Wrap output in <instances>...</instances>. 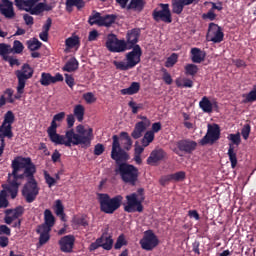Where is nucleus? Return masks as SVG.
Instances as JSON below:
<instances>
[{"label": "nucleus", "mask_w": 256, "mask_h": 256, "mask_svg": "<svg viewBox=\"0 0 256 256\" xmlns=\"http://www.w3.org/2000/svg\"><path fill=\"white\" fill-rule=\"evenodd\" d=\"M12 172L8 173L7 183L4 188L8 191L10 198L15 199L19 194L21 187L20 180H26L24 187H22V196L27 203H33L39 195V186L35 178L37 173L36 165L29 157L18 156L10 165Z\"/></svg>", "instance_id": "f257e3e1"}, {"label": "nucleus", "mask_w": 256, "mask_h": 256, "mask_svg": "<svg viewBox=\"0 0 256 256\" xmlns=\"http://www.w3.org/2000/svg\"><path fill=\"white\" fill-rule=\"evenodd\" d=\"M65 112H60L53 116L51 126L47 128L48 138L55 145H65L68 148H71L72 139H75V144L82 143L80 140L81 136L75 134L74 129H69L65 132V135H60L57 133L59 125L57 122H62L65 119Z\"/></svg>", "instance_id": "f03ea898"}, {"label": "nucleus", "mask_w": 256, "mask_h": 256, "mask_svg": "<svg viewBox=\"0 0 256 256\" xmlns=\"http://www.w3.org/2000/svg\"><path fill=\"white\" fill-rule=\"evenodd\" d=\"M120 179L131 187H136L139 183V170L132 164L122 162L119 163L115 170Z\"/></svg>", "instance_id": "7ed1b4c3"}, {"label": "nucleus", "mask_w": 256, "mask_h": 256, "mask_svg": "<svg viewBox=\"0 0 256 256\" xmlns=\"http://www.w3.org/2000/svg\"><path fill=\"white\" fill-rule=\"evenodd\" d=\"M132 50L128 52L125 56L126 62L124 61H113V65L119 71H129L133 69L138 64L141 63V56L143 55V50H141V46L136 45L131 48Z\"/></svg>", "instance_id": "20e7f679"}, {"label": "nucleus", "mask_w": 256, "mask_h": 256, "mask_svg": "<svg viewBox=\"0 0 256 256\" xmlns=\"http://www.w3.org/2000/svg\"><path fill=\"white\" fill-rule=\"evenodd\" d=\"M145 201V190L139 188L137 192H132L129 195H126V204L124 211L127 213L143 212L144 206L143 202Z\"/></svg>", "instance_id": "39448f33"}, {"label": "nucleus", "mask_w": 256, "mask_h": 256, "mask_svg": "<svg viewBox=\"0 0 256 256\" xmlns=\"http://www.w3.org/2000/svg\"><path fill=\"white\" fill-rule=\"evenodd\" d=\"M98 200L100 203V211L106 214H113L120 209L123 202V196L116 195L111 198L107 193H98Z\"/></svg>", "instance_id": "423d86ee"}, {"label": "nucleus", "mask_w": 256, "mask_h": 256, "mask_svg": "<svg viewBox=\"0 0 256 256\" xmlns=\"http://www.w3.org/2000/svg\"><path fill=\"white\" fill-rule=\"evenodd\" d=\"M15 75L18 79L17 95H15V99H21V96L25 92L26 81L33 77L34 70L29 64H24L22 65L21 70H16Z\"/></svg>", "instance_id": "0eeeda50"}, {"label": "nucleus", "mask_w": 256, "mask_h": 256, "mask_svg": "<svg viewBox=\"0 0 256 256\" xmlns=\"http://www.w3.org/2000/svg\"><path fill=\"white\" fill-rule=\"evenodd\" d=\"M24 207L19 205L14 209H6L4 211L5 217L4 222L7 225H11L13 223V228L21 229L22 220L20 219L24 214Z\"/></svg>", "instance_id": "6e6552de"}, {"label": "nucleus", "mask_w": 256, "mask_h": 256, "mask_svg": "<svg viewBox=\"0 0 256 256\" xmlns=\"http://www.w3.org/2000/svg\"><path fill=\"white\" fill-rule=\"evenodd\" d=\"M158 6L161 8H155L152 12V19L155 22H164L166 24H171L173 19H172V14L170 10V5L168 3H160Z\"/></svg>", "instance_id": "1a4fd4ad"}, {"label": "nucleus", "mask_w": 256, "mask_h": 256, "mask_svg": "<svg viewBox=\"0 0 256 256\" xmlns=\"http://www.w3.org/2000/svg\"><path fill=\"white\" fill-rule=\"evenodd\" d=\"M76 131L78 136H80L79 140L80 143L75 144V138L71 139L70 147L72 145L77 146V145H84L86 147H89L91 144V141L94 140V130L93 128H89L88 130L85 129L83 125H78L76 127Z\"/></svg>", "instance_id": "9d476101"}, {"label": "nucleus", "mask_w": 256, "mask_h": 256, "mask_svg": "<svg viewBox=\"0 0 256 256\" xmlns=\"http://www.w3.org/2000/svg\"><path fill=\"white\" fill-rule=\"evenodd\" d=\"M111 158L116 161L117 164H119V162H126L130 159V155L121 148L118 135L113 136Z\"/></svg>", "instance_id": "9b49d317"}, {"label": "nucleus", "mask_w": 256, "mask_h": 256, "mask_svg": "<svg viewBox=\"0 0 256 256\" xmlns=\"http://www.w3.org/2000/svg\"><path fill=\"white\" fill-rule=\"evenodd\" d=\"M105 47L111 53H124L126 51V41L124 39H118L117 35L109 34Z\"/></svg>", "instance_id": "f8f14e48"}, {"label": "nucleus", "mask_w": 256, "mask_h": 256, "mask_svg": "<svg viewBox=\"0 0 256 256\" xmlns=\"http://www.w3.org/2000/svg\"><path fill=\"white\" fill-rule=\"evenodd\" d=\"M221 138V128L218 124L209 125L205 136L199 141L200 145L215 144Z\"/></svg>", "instance_id": "ddd939ff"}, {"label": "nucleus", "mask_w": 256, "mask_h": 256, "mask_svg": "<svg viewBox=\"0 0 256 256\" xmlns=\"http://www.w3.org/2000/svg\"><path fill=\"white\" fill-rule=\"evenodd\" d=\"M141 248L145 251H152L159 245V238L152 230H146L140 240Z\"/></svg>", "instance_id": "4468645a"}, {"label": "nucleus", "mask_w": 256, "mask_h": 256, "mask_svg": "<svg viewBox=\"0 0 256 256\" xmlns=\"http://www.w3.org/2000/svg\"><path fill=\"white\" fill-rule=\"evenodd\" d=\"M224 40V33L221 26L215 23L209 24L208 33H206V41L211 43H222Z\"/></svg>", "instance_id": "2eb2a0df"}, {"label": "nucleus", "mask_w": 256, "mask_h": 256, "mask_svg": "<svg viewBox=\"0 0 256 256\" xmlns=\"http://www.w3.org/2000/svg\"><path fill=\"white\" fill-rule=\"evenodd\" d=\"M21 10H25L26 12L30 13V15L33 16H39L45 11H51L52 6L44 3V2H36L35 4L29 6V5H24L22 6Z\"/></svg>", "instance_id": "dca6fc26"}, {"label": "nucleus", "mask_w": 256, "mask_h": 256, "mask_svg": "<svg viewBox=\"0 0 256 256\" xmlns=\"http://www.w3.org/2000/svg\"><path fill=\"white\" fill-rule=\"evenodd\" d=\"M140 119L142 121L136 123L134 131L131 133V137L134 140L140 139L143 136V133H145L147 128L150 126V120L146 116H140Z\"/></svg>", "instance_id": "f3484780"}, {"label": "nucleus", "mask_w": 256, "mask_h": 256, "mask_svg": "<svg viewBox=\"0 0 256 256\" xmlns=\"http://www.w3.org/2000/svg\"><path fill=\"white\" fill-rule=\"evenodd\" d=\"M168 158V154L162 148H155L152 150L148 159H146V164L151 166L158 165L159 162L163 161L164 159Z\"/></svg>", "instance_id": "a211bd4d"}, {"label": "nucleus", "mask_w": 256, "mask_h": 256, "mask_svg": "<svg viewBox=\"0 0 256 256\" xmlns=\"http://www.w3.org/2000/svg\"><path fill=\"white\" fill-rule=\"evenodd\" d=\"M139 37H141V30L138 28L131 29L127 32L126 41H125L126 51L132 50V48H135L137 46Z\"/></svg>", "instance_id": "6ab92c4d"}, {"label": "nucleus", "mask_w": 256, "mask_h": 256, "mask_svg": "<svg viewBox=\"0 0 256 256\" xmlns=\"http://www.w3.org/2000/svg\"><path fill=\"white\" fill-rule=\"evenodd\" d=\"M58 245L60 251H62L63 253L70 254L73 252V248L75 245V237L73 235L64 236L63 238L59 239Z\"/></svg>", "instance_id": "aec40b11"}, {"label": "nucleus", "mask_w": 256, "mask_h": 256, "mask_svg": "<svg viewBox=\"0 0 256 256\" xmlns=\"http://www.w3.org/2000/svg\"><path fill=\"white\" fill-rule=\"evenodd\" d=\"M64 80L63 75L60 73H56L55 76H52L50 73L42 72L40 78V84L43 87H49L52 84H56L58 82H62Z\"/></svg>", "instance_id": "412c9836"}, {"label": "nucleus", "mask_w": 256, "mask_h": 256, "mask_svg": "<svg viewBox=\"0 0 256 256\" xmlns=\"http://www.w3.org/2000/svg\"><path fill=\"white\" fill-rule=\"evenodd\" d=\"M180 152L185 154H192L197 148V142L191 139H181L176 143Z\"/></svg>", "instance_id": "4be33fe9"}, {"label": "nucleus", "mask_w": 256, "mask_h": 256, "mask_svg": "<svg viewBox=\"0 0 256 256\" xmlns=\"http://www.w3.org/2000/svg\"><path fill=\"white\" fill-rule=\"evenodd\" d=\"M0 13L6 19H14L15 11H14L13 2L10 0H2L0 3Z\"/></svg>", "instance_id": "5701e85b"}, {"label": "nucleus", "mask_w": 256, "mask_h": 256, "mask_svg": "<svg viewBox=\"0 0 256 256\" xmlns=\"http://www.w3.org/2000/svg\"><path fill=\"white\" fill-rule=\"evenodd\" d=\"M195 0H172V11L176 15H181L185 6H190Z\"/></svg>", "instance_id": "b1692460"}, {"label": "nucleus", "mask_w": 256, "mask_h": 256, "mask_svg": "<svg viewBox=\"0 0 256 256\" xmlns=\"http://www.w3.org/2000/svg\"><path fill=\"white\" fill-rule=\"evenodd\" d=\"M51 231H52L51 228L40 227V226L36 227L35 232L40 235V237H39L40 245H46L49 242V240L51 238V236H50Z\"/></svg>", "instance_id": "393cba45"}, {"label": "nucleus", "mask_w": 256, "mask_h": 256, "mask_svg": "<svg viewBox=\"0 0 256 256\" xmlns=\"http://www.w3.org/2000/svg\"><path fill=\"white\" fill-rule=\"evenodd\" d=\"M15 122V115L12 111H7L6 114L4 115V120L2 123V126H0V130L3 131H12L13 123Z\"/></svg>", "instance_id": "a878e982"}, {"label": "nucleus", "mask_w": 256, "mask_h": 256, "mask_svg": "<svg viewBox=\"0 0 256 256\" xmlns=\"http://www.w3.org/2000/svg\"><path fill=\"white\" fill-rule=\"evenodd\" d=\"M206 58V52L198 47L191 48V60L194 64L202 63Z\"/></svg>", "instance_id": "bb28decb"}, {"label": "nucleus", "mask_w": 256, "mask_h": 256, "mask_svg": "<svg viewBox=\"0 0 256 256\" xmlns=\"http://www.w3.org/2000/svg\"><path fill=\"white\" fill-rule=\"evenodd\" d=\"M55 224V218L50 209L44 211V223L38 227L52 229Z\"/></svg>", "instance_id": "cd10ccee"}, {"label": "nucleus", "mask_w": 256, "mask_h": 256, "mask_svg": "<svg viewBox=\"0 0 256 256\" xmlns=\"http://www.w3.org/2000/svg\"><path fill=\"white\" fill-rule=\"evenodd\" d=\"M139 90H141V83L132 82L128 88L120 90V94H122L123 96H132L137 94Z\"/></svg>", "instance_id": "c85d7f7f"}, {"label": "nucleus", "mask_w": 256, "mask_h": 256, "mask_svg": "<svg viewBox=\"0 0 256 256\" xmlns=\"http://www.w3.org/2000/svg\"><path fill=\"white\" fill-rule=\"evenodd\" d=\"M145 8L144 0H130L127 10H132L134 12L141 13Z\"/></svg>", "instance_id": "c756f323"}, {"label": "nucleus", "mask_w": 256, "mask_h": 256, "mask_svg": "<svg viewBox=\"0 0 256 256\" xmlns=\"http://www.w3.org/2000/svg\"><path fill=\"white\" fill-rule=\"evenodd\" d=\"M76 7L78 10L85 8L84 0H66V10L72 12V8Z\"/></svg>", "instance_id": "7c9ffc66"}, {"label": "nucleus", "mask_w": 256, "mask_h": 256, "mask_svg": "<svg viewBox=\"0 0 256 256\" xmlns=\"http://www.w3.org/2000/svg\"><path fill=\"white\" fill-rule=\"evenodd\" d=\"M228 146H229V148H228L227 155L229 157L230 165L234 169L236 167L237 163H238L237 154L235 152V147H234L233 144H228Z\"/></svg>", "instance_id": "2f4dec72"}, {"label": "nucleus", "mask_w": 256, "mask_h": 256, "mask_svg": "<svg viewBox=\"0 0 256 256\" xmlns=\"http://www.w3.org/2000/svg\"><path fill=\"white\" fill-rule=\"evenodd\" d=\"M3 190L0 192V209L9 207V201L7 199L9 191L5 189V184H2Z\"/></svg>", "instance_id": "473e14b6"}, {"label": "nucleus", "mask_w": 256, "mask_h": 256, "mask_svg": "<svg viewBox=\"0 0 256 256\" xmlns=\"http://www.w3.org/2000/svg\"><path fill=\"white\" fill-rule=\"evenodd\" d=\"M88 23L91 25V26H94V25H98L101 27V24H102V16L100 14V12H97V11H92V14L89 16V20H88Z\"/></svg>", "instance_id": "72a5a7b5"}, {"label": "nucleus", "mask_w": 256, "mask_h": 256, "mask_svg": "<svg viewBox=\"0 0 256 256\" xmlns=\"http://www.w3.org/2000/svg\"><path fill=\"white\" fill-rule=\"evenodd\" d=\"M199 107L203 110L204 113H211L213 110L212 102H210L206 96H204L199 102Z\"/></svg>", "instance_id": "f704fd0d"}, {"label": "nucleus", "mask_w": 256, "mask_h": 256, "mask_svg": "<svg viewBox=\"0 0 256 256\" xmlns=\"http://www.w3.org/2000/svg\"><path fill=\"white\" fill-rule=\"evenodd\" d=\"M78 69V61L76 58H71L63 67L64 72L72 73Z\"/></svg>", "instance_id": "c9c22d12"}, {"label": "nucleus", "mask_w": 256, "mask_h": 256, "mask_svg": "<svg viewBox=\"0 0 256 256\" xmlns=\"http://www.w3.org/2000/svg\"><path fill=\"white\" fill-rule=\"evenodd\" d=\"M65 45L68 49H73L75 47L81 46V40L79 39V36H71L68 37L65 41Z\"/></svg>", "instance_id": "e433bc0d"}, {"label": "nucleus", "mask_w": 256, "mask_h": 256, "mask_svg": "<svg viewBox=\"0 0 256 256\" xmlns=\"http://www.w3.org/2000/svg\"><path fill=\"white\" fill-rule=\"evenodd\" d=\"M77 119L78 122H83L84 121V116H85V107L82 104H77L74 107V115Z\"/></svg>", "instance_id": "4c0bfd02"}, {"label": "nucleus", "mask_w": 256, "mask_h": 256, "mask_svg": "<svg viewBox=\"0 0 256 256\" xmlns=\"http://www.w3.org/2000/svg\"><path fill=\"white\" fill-rule=\"evenodd\" d=\"M117 20V15L107 14L102 16L101 27H110Z\"/></svg>", "instance_id": "58836bf2"}, {"label": "nucleus", "mask_w": 256, "mask_h": 256, "mask_svg": "<svg viewBox=\"0 0 256 256\" xmlns=\"http://www.w3.org/2000/svg\"><path fill=\"white\" fill-rule=\"evenodd\" d=\"M101 239V247L105 250V251H111V249L113 248V239L111 236L109 237H101L99 238Z\"/></svg>", "instance_id": "ea45409f"}, {"label": "nucleus", "mask_w": 256, "mask_h": 256, "mask_svg": "<svg viewBox=\"0 0 256 256\" xmlns=\"http://www.w3.org/2000/svg\"><path fill=\"white\" fill-rule=\"evenodd\" d=\"M14 137L13 131H6L0 129V139H1V146L0 149L4 151L5 148V140L4 138L12 139Z\"/></svg>", "instance_id": "a19ab883"}, {"label": "nucleus", "mask_w": 256, "mask_h": 256, "mask_svg": "<svg viewBox=\"0 0 256 256\" xmlns=\"http://www.w3.org/2000/svg\"><path fill=\"white\" fill-rule=\"evenodd\" d=\"M12 52H13V49L11 45H7L4 43L0 44V56L3 57L4 61H8V54Z\"/></svg>", "instance_id": "79ce46f5"}, {"label": "nucleus", "mask_w": 256, "mask_h": 256, "mask_svg": "<svg viewBox=\"0 0 256 256\" xmlns=\"http://www.w3.org/2000/svg\"><path fill=\"white\" fill-rule=\"evenodd\" d=\"M153 140H155V133L148 131V132H145V134L141 140V143H142L143 147H148L149 144L153 142Z\"/></svg>", "instance_id": "37998d69"}, {"label": "nucleus", "mask_w": 256, "mask_h": 256, "mask_svg": "<svg viewBox=\"0 0 256 256\" xmlns=\"http://www.w3.org/2000/svg\"><path fill=\"white\" fill-rule=\"evenodd\" d=\"M244 98V104L253 103L256 101V86L253 87V89L248 92L247 94L242 95Z\"/></svg>", "instance_id": "c03bdc74"}, {"label": "nucleus", "mask_w": 256, "mask_h": 256, "mask_svg": "<svg viewBox=\"0 0 256 256\" xmlns=\"http://www.w3.org/2000/svg\"><path fill=\"white\" fill-rule=\"evenodd\" d=\"M120 137L124 138L125 143H124V149L126 151H130L132 149L133 141L129 133L127 132H122L120 133Z\"/></svg>", "instance_id": "a18cd8bd"}, {"label": "nucleus", "mask_w": 256, "mask_h": 256, "mask_svg": "<svg viewBox=\"0 0 256 256\" xmlns=\"http://www.w3.org/2000/svg\"><path fill=\"white\" fill-rule=\"evenodd\" d=\"M27 45L30 51L35 52L40 49L42 43L37 38H33L27 41Z\"/></svg>", "instance_id": "49530a36"}, {"label": "nucleus", "mask_w": 256, "mask_h": 256, "mask_svg": "<svg viewBox=\"0 0 256 256\" xmlns=\"http://www.w3.org/2000/svg\"><path fill=\"white\" fill-rule=\"evenodd\" d=\"M198 71L199 69L195 64H187L185 66V75L187 76H195L197 75Z\"/></svg>", "instance_id": "de8ad7c7"}, {"label": "nucleus", "mask_w": 256, "mask_h": 256, "mask_svg": "<svg viewBox=\"0 0 256 256\" xmlns=\"http://www.w3.org/2000/svg\"><path fill=\"white\" fill-rule=\"evenodd\" d=\"M128 107L131 109L132 114L136 115L139 110L144 109V104H137V102L130 101L128 102Z\"/></svg>", "instance_id": "09e8293b"}, {"label": "nucleus", "mask_w": 256, "mask_h": 256, "mask_svg": "<svg viewBox=\"0 0 256 256\" xmlns=\"http://www.w3.org/2000/svg\"><path fill=\"white\" fill-rule=\"evenodd\" d=\"M55 214L57 216L62 217V219L64 218L65 214H64V206L62 204L61 200H56L55 201Z\"/></svg>", "instance_id": "8fccbe9b"}, {"label": "nucleus", "mask_w": 256, "mask_h": 256, "mask_svg": "<svg viewBox=\"0 0 256 256\" xmlns=\"http://www.w3.org/2000/svg\"><path fill=\"white\" fill-rule=\"evenodd\" d=\"M228 140L232 143H229V144H233L236 145V146H239L242 142V139H241V134L240 133H237V134H229L228 136Z\"/></svg>", "instance_id": "3c124183"}, {"label": "nucleus", "mask_w": 256, "mask_h": 256, "mask_svg": "<svg viewBox=\"0 0 256 256\" xmlns=\"http://www.w3.org/2000/svg\"><path fill=\"white\" fill-rule=\"evenodd\" d=\"M161 72L163 73L162 79H163L164 83H165L166 85H168V86L172 85L173 79H172V77H171V74L168 72V70L165 69V68H162V69H161Z\"/></svg>", "instance_id": "603ef678"}, {"label": "nucleus", "mask_w": 256, "mask_h": 256, "mask_svg": "<svg viewBox=\"0 0 256 256\" xmlns=\"http://www.w3.org/2000/svg\"><path fill=\"white\" fill-rule=\"evenodd\" d=\"M170 178H172V181L181 182L186 178V172L178 171L176 173L170 174Z\"/></svg>", "instance_id": "864d4df0"}, {"label": "nucleus", "mask_w": 256, "mask_h": 256, "mask_svg": "<svg viewBox=\"0 0 256 256\" xmlns=\"http://www.w3.org/2000/svg\"><path fill=\"white\" fill-rule=\"evenodd\" d=\"M44 179L48 188H52L57 183V181L48 173L47 170H44Z\"/></svg>", "instance_id": "5fc2aeb1"}, {"label": "nucleus", "mask_w": 256, "mask_h": 256, "mask_svg": "<svg viewBox=\"0 0 256 256\" xmlns=\"http://www.w3.org/2000/svg\"><path fill=\"white\" fill-rule=\"evenodd\" d=\"M178 56L177 54L173 53L172 55H170L167 59H166V62H165V67L166 68H171L173 67L176 63H177V60H178Z\"/></svg>", "instance_id": "6e6d98bb"}, {"label": "nucleus", "mask_w": 256, "mask_h": 256, "mask_svg": "<svg viewBox=\"0 0 256 256\" xmlns=\"http://www.w3.org/2000/svg\"><path fill=\"white\" fill-rule=\"evenodd\" d=\"M127 245V241L125 240V236L122 234L118 236L114 248L116 250H120L123 246Z\"/></svg>", "instance_id": "4d7b16f0"}, {"label": "nucleus", "mask_w": 256, "mask_h": 256, "mask_svg": "<svg viewBox=\"0 0 256 256\" xmlns=\"http://www.w3.org/2000/svg\"><path fill=\"white\" fill-rule=\"evenodd\" d=\"M23 50H24L23 43L19 40H15L13 44L12 52L14 51V53L20 54L23 52Z\"/></svg>", "instance_id": "13d9d810"}, {"label": "nucleus", "mask_w": 256, "mask_h": 256, "mask_svg": "<svg viewBox=\"0 0 256 256\" xmlns=\"http://www.w3.org/2000/svg\"><path fill=\"white\" fill-rule=\"evenodd\" d=\"M83 99L88 104L94 103L96 101L95 95L93 92H87L83 94Z\"/></svg>", "instance_id": "bf43d9fd"}, {"label": "nucleus", "mask_w": 256, "mask_h": 256, "mask_svg": "<svg viewBox=\"0 0 256 256\" xmlns=\"http://www.w3.org/2000/svg\"><path fill=\"white\" fill-rule=\"evenodd\" d=\"M251 131V126L249 124L244 125L241 129V136L244 140H248L249 134Z\"/></svg>", "instance_id": "052dcab7"}, {"label": "nucleus", "mask_w": 256, "mask_h": 256, "mask_svg": "<svg viewBox=\"0 0 256 256\" xmlns=\"http://www.w3.org/2000/svg\"><path fill=\"white\" fill-rule=\"evenodd\" d=\"M75 223L79 226L84 227V228H86L89 225V222H88V220L86 219L85 216L77 217L75 219Z\"/></svg>", "instance_id": "680f3d73"}, {"label": "nucleus", "mask_w": 256, "mask_h": 256, "mask_svg": "<svg viewBox=\"0 0 256 256\" xmlns=\"http://www.w3.org/2000/svg\"><path fill=\"white\" fill-rule=\"evenodd\" d=\"M105 152V146H103L102 144L98 143L94 146V155L96 156H100Z\"/></svg>", "instance_id": "e2e57ef3"}, {"label": "nucleus", "mask_w": 256, "mask_h": 256, "mask_svg": "<svg viewBox=\"0 0 256 256\" xmlns=\"http://www.w3.org/2000/svg\"><path fill=\"white\" fill-rule=\"evenodd\" d=\"M100 247H102L101 245V239L100 238H97L94 242H92L89 246V250L90 252H94L96 251L97 249H99Z\"/></svg>", "instance_id": "0e129e2a"}, {"label": "nucleus", "mask_w": 256, "mask_h": 256, "mask_svg": "<svg viewBox=\"0 0 256 256\" xmlns=\"http://www.w3.org/2000/svg\"><path fill=\"white\" fill-rule=\"evenodd\" d=\"M0 235L11 236V228L7 225H0Z\"/></svg>", "instance_id": "69168bd1"}, {"label": "nucleus", "mask_w": 256, "mask_h": 256, "mask_svg": "<svg viewBox=\"0 0 256 256\" xmlns=\"http://www.w3.org/2000/svg\"><path fill=\"white\" fill-rule=\"evenodd\" d=\"M13 94H14V91L10 88L6 89L5 92H4V95L7 96V102L13 104L14 103V99H13Z\"/></svg>", "instance_id": "338daca9"}, {"label": "nucleus", "mask_w": 256, "mask_h": 256, "mask_svg": "<svg viewBox=\"0 0 256 256\" xmlns=\"http://www.w3.org/2000/svg\"><path fill=\"white\" fill-rule=\"evenodd\" d=\"M65 81L68 87L73 88L75 86V79L72 75L65 74Z\"/></svg>", "instance_id": "774afa93"}]
</instances>
